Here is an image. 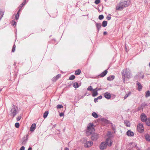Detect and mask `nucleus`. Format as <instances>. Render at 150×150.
<instances>
[{
    "instance_id": "nucleus-1",
    "label": "nucleus",
    "mask_w": 150,
    "mask_h": 150,
    "mask_svg": "<svg viewBox=\"0 0 150 150\" xmlns=\"http://www.w3.org/2000/svg\"><path fill=\"white\" fill-rule=\"evenodd\" d=\"M129 6V4L127 1L122 0L117 4L116 7V9L117 10H122L124 8L127 7Z\"/></svg>"
},
{
    "instance_id": "nucleus-2",
    "label": "nucleus",
    "mask_w": 150,
    "mask_h": 150,
    "mask_svg": "<svg viewBox=\"0 0 150 150\" xmlns=\"http://www.w3.org/2000/svg\"><path fill=\"white\" fill-rule=\"evenodd\" d=\"M95 131L93 125L92 123H90L87 127V129L86 131V134L87 135H90Z\"/></svg>"
},
{
    "instance_id": "nucleus-3",
    "label": "nucleus",
    "mask_w": 150,
    "mask_h": 150,
    "mask_svg": "<svg viewBox=\"0 0 150 150\" xmlns=\"http://www.w3.org/2000/svg\"><path fill=\"white\" fill-rule=\"evenodd\" d=\"M18 110L17 107L16 105H13L10 111V115L14 117L17 114Z\"/></svg>"
},
{
    "instance_id": "nucleus-4",
    "label": "nucleus",
    "mask_w": 150,
    "mask_h": 150,
    "mask_svg": "<svg viewBox=\"0 0 150 150\" xmlns=\"http://www.w3.org/2000/svg\"><path fill=\"white\" fill-rule=\"evenodd\" d=\"M130 73L127 71V70H125L123 71L122 73V77L123 79V82H125L126 78L129 79L130 77Z\"/></svg>"
},
{
    "instance_id": "nucleus-5",
    "label": "nucleus",
    "mask_w": 150,
    "mask_h": 150,
    "mask_svg": "<svg viewBox=\"0 0 150 150\" xmlns=\"http://www.w3.org/2000/svg\"><path fill=\"white\" fill-rule=\"evenodd\" d=\"M84 146L85 148H88L91 146L93 144V142L91 141L85 140L83 142Z\"/></svg>"
},
{
    "instance_id": "nucleus-6",
    "label": "nucleus",
    "mask_w": 150,
    "mask_h": 150,
    "mask_svg": "<svg viewBox=\"0 0 150 150\" xmlns=\"http://www.w3.org/2000/svg\"><path fill=\"white\" fill-rule=\"evenodd\" d=\"M137 129L138 132H143L144 128L143 125L141 123H139L137 126Z\"/></svg>"
},
{
    "instance_id": "nucleus-7",
    "label": "nucleus",
    "mask_w": 150,
    "mask_h": 150,
    "mask_svg": "<svg viewBox=\"0 0 150 150\" xmlns=\"http://www.w3.org/2000/svg\"><path fill=\"white\" fill-rule=\"evenodd\" d=\"M107 145L105 142H103L100 144V149L102 150H103L107 148Z\"/></svg>"
},
{
    "instance_id": "nucleus-8",
    "label": "nucleus",
    "mask_w": 150,
    "mask_h": 150,
    "mask_svg": "<svg viewBox=\"0 0 150 150\" xmlns=\"http://www.w3.org/2000/svg\"><path fill=\"white\" fill-rule=\"evenodd\" d=\"M105 142L107 145L109 146H111L112 144V141L110 138L107 139Z\"/></svg>"
},
{
    "instance_id": "nucleus-9",
    "label": "nucleus",
    "mask_w": 150,
    "mask_h": 150,
    "mask_svg": "<svg viewBox=\"0 0 150 150\" xmlns=\"http://www.w3.org/2000/svg\"><path fill=\"white\" fill-rule=\"evenodd\" d=\"M141 120L143 122H145L147 119L146 115L144 113H142L140 116Z\"/></svg>"
},
{
    "instance_id": "nucleus-10",
    "label": "nucleus",
    "mask_w": 150,
    "mask_h": 150,
    "mask_svg": "<svg viewBox=\"0 0 150 150\" xmlns=\"http://www.w3.org/2000/svg\"><path fill=\"white\" fill-rule=\"evenodd\" d=\"M98 134L97 133H93L91 137V138L93 140H96L98 138Z\"/></svg>"
},
{
    "instance_id": "nucleus-11",
    "label": "nucleus",
    "mask_w": 150,
    "mask_h": 150,
    "mask_svg": "<svg viewBox=\"0 0 150 150\" xmlns=\"http://www.w3.org/2000/svg\"><path fill=\"white\" fill-rule=\"evenodd\" d=\"M98 91L97 88L93 90L92 94V96L93 97L96 96L98 95Z\"/></svg>"
},
{
    "instance_id": "nucleus-12",
    "label": "nucleus",
    "mask_w": 150,
    "mask_h": 150,
    "mask_svg": "<svg viewBox=\"0 0 150 150\" xmlns=\"http://www.w3.org/2000/svg\"><path fill=\"white\" fill-rule=\"evenodd\" d=\"M104 97L107 99H110L111 97L110 94L108 92L105 93L104 94Z\"/></svg>"
},
{
    "instance_id": "nucleus-13",
    "label": "nucleus",
    "mask_w": 150,
    "mask_h": 150,
    "mask_svg": "<svg viewBox=\"0 0 150 150\" xmlns=\"http://www.w3.org/2000/svg\"><path fill=\"white\" fill-rule=\"evenodd\" d=\"M127 134L129 136L132 137L134 135V133L130 130H128L127 132Z\"/></svg>"
},
{
    "instance_id": "nucleus-14",
    "label": "nucleus",
    "mask_w": 150,
    "mask_h": 150,
    "mask_svg": "<svg viewBox=\"0 0 150 150\" xmlns=\"http://www.w3.org/2000/svg\"><path fill=\"white\" fill-rule=\"evenodd\" d=\"M107 73H108L107 71V70H105L102 73H101L99 75V76L100 77H103L106 75L107 74Z\"/></svg>"
},
{
    "instance_id": "nucleus-15",
    "label": "nucleus",
    "mask_w": 150,
    "mask_h": 150,
    "mask_svg": "<svg viewBox=\"0 0 150 150\" xmlns=\"http://www.w3.org/2000/svg\"><path fill=\"white\" fill-rule=\"evenodd\" d=\"M36 127L35 124H33L30 127V131H33L35 129Z\"/></svg>"
},
{
    "instance_id": "nucleus-16",
    "label": "nucleus",
    "mask_w": 150,
    "mask_h": 150,
    "mask_svg": "<svg viewBox=\"0 0 150 150\" xmlns=\"http://www.w3.org/2000/svg\"><path fill=\"white\" fill-rule=\"evenodd\" d=\"M102 98V96H99L97 98H94V102L95 103H96L99 99H100Z\"/></svg>"
},
{
    "instance_id": "nucleus-17",
    "label": "nucleus",
    "mask_w": 150,
    "mask_h": 150,
    "mask_svg": "<svg viewBox=\"0 0 150 150\" xmlns=\"http://www.w3.org/2000/svg\"><path fill=\"white\" fill-rule=\"evenodd\" d=\"M115 77V76L113 75L107 78V80L109 81H111L114 79Z\"/></svg>"
},
{
    "instance_id": "nucleus-18",
    "label": "nucleus",
    "mask_w": 150,
    "mask_h": 150,
    "mask_svg": "<svg viewBox=\"0 0 150 150\" xmlns=\"http://www.w3.org/2000/svg\"><path fill=\"white\" fill-rule=\"evenodd\" d=\"M73 86L75 88H77L79 87L78 83L77 82H76L74 83L73 84Z\"/></svg>"
},
{
    "instance_id": "nucleus-19",
    "label": "nucleus",
    "mask_w": 150,
    "mask_h": 150,
    "mask_svg": "<svg viewBox=\"0 0 150 150\" xmlns=\"http://www.w3.org/2000/svg\"><path fill=\"white\" fill-rule=\"evenodd\" d=\"M145 138L147 141H150V135L149 134H146L145 136Z\"/></svg>"
},
{
    "instance_id": "nucleus-20",
    "label": "nucleus",
    "mask_w": 150,
    "mask_h": 150,
    "mask_svg": "<svg viewBox=\"0 0 150 150\" xmlns=\"http://www.w3.org/2000/svg\"><path fill=\"white\" fill-rule=\"evenodd\" d=\"M20 11V9H19V11H18L16 15L15 16V18L16 20H17L18 18Z\"/></svg>"
},
{
    "instance_id": "nucleus-21",
    "label": "nucleus",
    "mask_w": 150,
    "mask_h": 150,
    "mask_svg": "<svg viewBox=\"0 0 150 150\" xmlns=\"http://www.w3.org/2000/svg\"><path fill=\"white\" fill-rule=\"evenodd\" d=\"M81 72V71L80 69H78L75 71V74L76 75H79Z\"/></svg>"
},
{
    "instance_id": "nucleus-22",
    "label": "nucleus",
    "mask_w": 150,
    "mask_h": 150,
    "mask_svg": "<svg viewBox=\"0 0 150 150\" xmlns=\"http://www.w3.org/2000/svg\"><path fill=\"white\" fill-rule=\"evenodd\" d=\"M146 125L148 126L150 125V118H148L146 121Z\"/></svg>"
},
{
    "instance_id": "nucleus-23",
    "label": "nucleus",
    "mask_w": 150,
    "mask_h": 150,
    "mask_svg": "<svg viewBox=\"0 0 150 150\" xmlns=\"http://www.w3.org/2000/svg\"><path fill=\"white\" fill-rule=\"evenodd\" d=\"M48 114V112L47 111H45L44 113L43 117L44 118H46Z\"/></svg>"
},
{
    "instance_id": "nucleus-24",
    "label": "nucleus",
    "mask_w": 150,
    "mask_h": 150,
    "mask_svg": "<svg viewBox=\"0 0 150 150\" xmlns=\"http://www.w3.org/2000/svg\"><path fill=\"white\" fill-rule=\"evenodd\" d=\"M92 115L93 117L94 118H96L98 117V115L97 114V113L95 112H93L92 113Z\"/></svg>"
},
{
    "instance_id": "nucleus-25",
    "label": "nucleus",
    "mask_w": 150,
    "mask_h": 150,
    "mask_svg": "<svg viewBox=\"0 0 150 150\" xmlns=\"http://www.w3.org/2000/svg\"><path fill=\"white\" fill-rule=\"evenodd\" d=\"M137 84L138 86V90L139 91H140L142 89V86L139 82L137 83Z\"/></svg>"
},
{
    "instance_id": "nucleus-26",
    "label": "nucleus",
    "mask_w": 150,
    "mask_h": 150,
    "mask_svg": "<svg viewBox=\"0 0 150 150\" xmlns=\"http://www.w3.org/2000/svg\"><path fill=\"white\" fill-rule=\"evenodd\" d=\"M96 25L98 30H99L101 26V24L99 23H97Z\"/></svg>"
},
{
    "instance_id": "nucleus-27",
    "label": "nucleus",
    "mask_w": 150,
    "mask_h": 150,
    "mask_svg": "<svg viewBox=\"0 0 150 150\" xmlns=\"http://www.w3.org/2000/svg\"><path fill=\"white\" fill-rule=\"evenodd\" d=\"M107 22L106 21H104L102 23V26L104 27H105L106 26H107Z\"/></svg>"
},
{
    "instance_id": "nucleus-28",
    "label": "nucleus",
    "mask_w": 150,
    "mask_h": 150,
    "mask_svg": "<svg viewBox=\"0 0 150 150\" xmlns=\"http://www.w3.org/2000/svg\"><path fill=\"white\" fill-rule=\"evenodd\" d=\"M75 77L74 75H72L69 77V79L70 80H73L75 78Z\"/></svg>"
},
{
    "instance_id": "nucleus-29",
    "label": "nucleus",
    "mask_w": 150,
    "mask_h": 150,
    "mask_svg": "<svg viewBox=\"0 0 150 150\" xmlns=\"http://www.w3.org/2000/svg\"><path fill=\"white\" fill-rule=\"evenodd\" d=\"M125 124L127 127H129L130 126V123L129 121H125Z\"/></svg>"
},
{
    "instance_id": "nucleus-30",
    "label": "nucleus",
    "mask_w": 150,
    "mask_h": 150,
    "mask_svg": "<svg viewBox=\"0 0 150 150\" xmlns=\"http://www.w3.org/2000/svg\"><path fill=\"white\" fill-rule=\"evenodd\" d=\"M4 12L0 11V20H1L2 17H3V15L4 14Z\"/></svg>"
},
{
    "instance_id": "nucleus-31",
    "label": "nucleus",
    "mask_w": 150,
    "mask_h": 150,
    "mask_svg": "<svg viewBox=\"0 0 150 150\" xmlns=\"http://www.w3.org/2000/svg\"><path fill=\"white\" fill-rule=\"evenodd\" d=\"M131 93L130 92H129L128 93V94H126L125 96L124 97V99H126L131 94Z\"/></svg>"
},
{
    "instance_id": "nucleus-32",
    "label": "nucleus",
    "mask_w": 150,
    "mask_h": 150,
    "mask_svg": "<svg viewBox=\"0 0 150 150\" xmlns=\"http://www.w3.org/2000/svg\"><path fill=\"white\" fill-rule=\"evenodd\" d=\"M87 90L88 91H93V90L92 87L91 86H89L88 88H87Z\"/></svg>"
},
{
    "instance_id": "nucleus-33",
    "label": "nucleus",
    "mask_w": 150,
    "mask_h": 150,
    "mask_svg": "<svg viewBox=\"0 0 150 150\" xmlns=\"http://www.w3.org/2000/svg\"><path fill=\"white\" fill-rule=\"evenodd\" d=\"M15 127L16 128H18L19 127L20 125H19V123L17 122L15 123Z\"/></svg>"
},
{
    "instance_id": "nucleus-34",
    "label": "nucleus",
    "mask_w": 150,
    "mask_h": 150,
    "mask_svg": "<svg viewBox=\"0 0 150 150\" xmlns=\"http://www.w3.org/2000/svg\"><path fill=\"white\" fill-rule=\"evenodd\" d=\"M25 1H26V0H24V2L21 4V6L19 7V8L21 7L20 8V10H21V9L22 7V6H23L25 4Z\"/></svg>"
},
{
    "instance_id": "nucleus-35",
    "label": "nucleus",
    "mask_w": 150,
    "mask_h": 150,
    "mask_svg": "<svg viewBox=\"0 0 150 150\" xmlns=\"http://www.w3.org/2000/svg\"><path fill=\"white\" fill-rule=\"evenodd\" d=\"M22 116L20 115L18 116L16 118V119L17 121H19L21 118Z\"/></svg>"
},
{
    "instance_id": "nucleus-36",
    "label": "nucleus",
    "mask_w": 150,
    "mask_h": 150,
    "mask_svg": "<svg viewBox=\"0 0 150 150\" xmlns=\"http://www.w3.org/2000/svg\"><path fill=\"white\" fill-rule=\"evenodd\" d=\"M150 96V92L149 91H147L146 93V97H147Z\"/></svg>"
},
{
    "instance_id": "nucleus-37",
    "label": "nucleus",
    "mask_w": 150,
    "mask_h": 150,
    "mask_svg": "<svg viewBox=\"0 0 150 150\" xmlns=\"http://www.w3.org/2000/svg\"><path fill=\"white\" fill-rule=\"evenodd\" d=\"M104 17L103 15H101L99 16L98 18L100 20H102L103 18Z\"/></svg>"
},
{
    "instance_id": "nucleus-38",
    "label": "nucleus",
    "mask_w": 150,
    "mask_h": 150,
    "mask_svg": "<svg viewBox=\"0 0 150 150\" xmlns=\"http://www.w3.org/2000/svg\"><path fill=\"white\" fill-rule=\"evenodd\" d=\"M100 2V0H96L95 3L96 4H98Z\"/></svg>"
},
{
    "instance_id": "nucleus-39",
    "label": "nucleus",
    "mask_w": 150,
    "mask_h": 150,
    "mask_svg": "<svg viewBox=\"0 0 150 150\" xmlns=\"http://www.w3.org/2000/svg\"><path fill=\"white\" fill-rule=\"evenodd\" d=\"M12 25L13 26H14V25L16 26V23L14 20L12 21Z\"/></svg>"
},
{
    "instance_id": "nucleus-40",
    "label": "nucleus",
    "mask_w": 150,
    "mask_h": 150,
    "mask_svg": "<svg viewBox=\"0 0 150 150\" xmlns=\"http://www.w3.org/2000/svg\"><path fill=\"white\" fill-rule=\"evenodd\" d=\"M16 47V46L15 45H14L13 46L12 50V52H13L15 51V50Z\"/></svg>"
},
{
    "instance_id": "nucleus-41",
    "label": "nucleus",
    "mask_w": 150,
    "mask_h": 150,
    "mask_svg": "<svg viewBox=\"0 0 150 150\" xmlns=\"http://www.w3.org/2000/svg\"><path fill=\"white\" fill-rule=\"evenodd\" d=\"M63 108V106L62 105H57V108Z\"/></svg>"
},
{
    "instance_id": "nucleus-42",
    "label": "nucleus",
    "mask_w": 150,
    "mask_h": 150,
    "mask_svg": "<svg viewBox=\"0 0 150 150\" xmlns=\"http://www.w3.org/2000/svg\"><path fill=\"white\" fill-rule=\"evenodd\" d=\"M111 134V132L110 131H108V133L107 134V135L108 136L109 135H110Z\"/></svg>"
},
{
    "instance_id": "nucleus-43",
    "label": "nucleus",
    "mask_w": 150,
    "mask_h": 150,
    "mask_svg": "<svg viewBox=\"0 0 150 150\" xmlns=\"http://www.w3.org/2000/svg\"><path fill=\"white\" fill-rule=\"evenodd\" d=\"M24 149H25L24 147L23 146H22L20 150H24Z\"/></svg>"
},
{
    "instance_id": "nucleus-44",
    "label": "nucleus",
    "mask_w": 150,
    "mask_h": 150,
    "mask_svg": "<svg viewBox=\"0 0 150 150\" xmlns=\"http://www.w3.org/2000/svg\"><path fill=\"white\" fill-rule=\"evenodd\" d=\"M64 115V114L63 113H59V116L60 117L63 116Z\"/></svg>"
},
{
    "instance_id": "nucleus-45",
    "label": "nucleus",
    "mask_w": 150,
    "mask_h": 150,
    "mask_svg": "<svg viewBox=\"0 0 150 150\" xmlns=\"http://www.w3.org/2000/svg\"><path fill=\"white\" fill-rule=\"evenodd\" d=\"M107 18L108 20H109L111 19V18L110 17H107Z\"/></svg>"
},
{
    "instance_id": "nucleus-46",
    "label": "nucleus",
    "mask_w": 150,
    "mask_h": 150,
    "mask_svg": "<svg viewBox=\"0 0 150 150\" xmlns=\"http://www.w3.org/2000/svg\"><path fill=\"white\" fill-rule=\"evenodd\" d=\"M107 34V33L106 32H104L103 33V35H106Z\"/></svg>"
},
{
    "instance_id": "nucleus-47",
    "label": "nucleus",
    "mask_w": 150,
    "mask_h": 150,
    "mask_svg": "<svg viewBox=\"0 0 150 150\" xmlns=\"http://www.w3.org/2000/svg\"><path fill=\"white\" fill-rule=\"evenodd\" d=\"M60 76V75H57V79L59 78Z\"/></svg>"
},
{
    "instance_id": "nucleus-48",
    "label": "nucleus",
    "mask_w": 150,
    "mask_h": 150,
    "mask_svg": "<svg viewBox=\"0 0 150 150\" xmlns=\"http://www.w3.org/2000/svg\"><path fill=\"white\" fill-rule=\"evenodd\" d=\"M32 148L31 147H29L28 149V150H32Z\"/></svg>"
},
{
    "instance_id": "nucleus-49",
    "label": "nucleus",
    "mask_w": 150,
    "mask_h": 150,
    "mask_svg": "<svg viewBox=\"0 0 150 150\" xmlns=\"http://www.w3.org/2000/svg\"><path fill=\"white\" fill-rule=\"evenodd\" d=\"M64 150H69V149L67 148H65Z\"/></svg>"
},
{
    "instance_id": "nucleus-50",
    "label": "nucleus",
    "mask_w": 150,
    "mask_h": 150,
    "mask_svg": "<svg viewBox=\"0 0 150 150\" xmlns=\"http://www.w3.org/2000/svg\"><path fill=\"white\" fill-rule=\"evenodd\" d=\"M132 143H129V144L130 145H132Z\"/></svg>"
},
{
    "instance_id": "nucleus-51",
    "label": "nucleus",
    "mask_w": 150,
    "mask_h": 150,
    "mask_svg": "<svg viewBox=\"0 0 150 150\" xmlns=\"http://www.w3.org/2000/svg\"><path fill=\"white\" fill-rule=\"evenodd\" d=\"M2 91V89H0V92Z\"/></svg>"
},
{
    "instance_id": "nucleus-52",
    "label": "nucleus",
    "mask_w": 150,
    "mask_h": 150,
    "mask_svg": "<svg viewBox=\"0 0 150 150\" xmlns=\"http://www.w3.org/2000/svg\"><path fill=\"white\" fill-rule=\"evenodd\" d=\"M97 90H98H98H100V89H99V88H97Z\"/></svg>"
},
{
    "instance_id": "nucleus-53",
    "label": "nucleus",
    "mask_w": 150,
    "mask_h": 150,
    "mask_svg": "<svg viewBox=\"0 0 150 150\" xmlns=\"http://www.w3.org/2000/svg\"><path fill=\"white\" fill-rule=\"evenodd\" d=\"M144 77V76H143L142 77V78L143 79Z\"/></svg>"
},
{
    "instance_id": "nucleus-54",
    "label": "nucleus",
    "mask_w": 150,
    "mask_h": 150,
    "mask_svg": "<svg viewBox=\"0 0 150 150\" xmlns=\"http://www.w3.org/2000/svg\"><path fill=\"white\" fill-rule=\"evenodd\" d=\"M149 66H150V63H149Z\"/></svg>"
}]
</instances>
